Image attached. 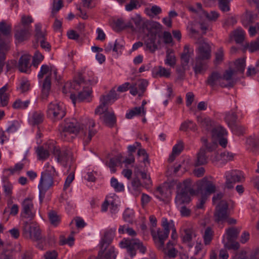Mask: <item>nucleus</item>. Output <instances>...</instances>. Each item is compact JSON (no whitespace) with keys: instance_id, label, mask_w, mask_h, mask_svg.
<instances>
[{"instance_id":"obj_1","label":"nucleus","mask_w":259,"mask_h":259,"mask_svg":"<svg viewBox=\"0 0 259 259\" xmlns=\"http://www.w3.org/2000/svg\"><path fill=\"white\" fill-rule=\"evenodd\" d=\"M95 123L93 119H90L88 121V126L85 128L82 126L81 128L79 124L75 119L66 120L63 124H61L59 128L61 139L64 141H69L74 138L79 132L83 134V140L85 144L91 141L92 138L94 136L97 131L93 129Z\"/></svg>"},{"instance_id":"obj_2","label":"nucleus","mask_w":259,"mask_h":259,"mask_svg":"<svg viewBox=\"0 0 259 259\" xmlns=\"http://www.w3.org/2000/svg\"><path fill=\"white\" fill-rule=\"evenodd\" d=\"M12 26L5 21L0 22V73L6 63V55L10 50L9 37L11 36Z\"/></svg>"},{"instance_id":"obj_3","label":"nucleus","mask_w":259,"mask_h":259,"mask_svg":"<svg viewBox=\"0 0 259 259\" xmlns=\"http://www.w3.org/2000/svg\"><path fill=\"white\" fill-rule=\"evenodd\" d=\"M57 176L58 172L53 166L48 165L47 169L41 172V178L38 185L40 202L42 201L46 191L53 186L54 179Z\"/></svg>"},{"instance_id":"obj_4","label":"nucleus","mask_w":259,"mask_h":259,"mask_svg":"<svg viewBox=\"0 0 259 259\" xmlns=\"http://www.w3.org/2000/svg\"><path fill=\"white\" fill-rule=\"evenodd\" d=\"M162 226L163 230L158 229L156 232L153 228H151V234L155 245L158 250H164V242L168 237L169 233V224L167 219L162 218Z\"/></svg>"},{"instance_id":"obj_5","label":"nucleus","mask_w":259,"mask_h":259,"mask_svg":"<svg viewBox=\"0 0 259 259\" xmlns=\"http://www.w3.org/2000/svg\"><path fill=\"white\" fill-rule=\"evenodd\" d=\"M119 245L121 248H126L128 253L132 257L136 255L137 249L142 253L146 251V248L144 246L142 242L137 238H123L120 242Z\"/></svg>"},{"instance_id":"obj_6","label":"nucleus","mask_w":259,"mask_h":259,"mask_svg":"<svg viewBox=\"0 0 259 259\" xmlns=\"http://www.w3.org/2000/svg\"><path fill=\"white\" fill-rule=\"evenodd\" d=\"M49 148L56 158L58 162L64 167H66L69 162L72 161V154L69 150L67 149L61 150L59 147L53 145H50Z\"/></svg>"},{"instance_id":"obj_7","label":"nucleus","mask_w":259,"mask_h":259,"mask_svg":"<svg viewBox=\"0 0 259 259\" xmlns=\"http://www.w3.org/2000/svg\"><path fill=\"white\" fill-rule=\"evenodd\" d=\"M23 235L27 238L34 241L41 239L39 227L35 222H25L23 226Z\"/></svg>"},{"instance_id":"obj_8","label":"nucleus","mask_w":259,"mask_h":259,"mask_svg":"<svg viewBox=\"0 0 259 259\" xmlns=\"http://www.w3.org/2000/svg\"><path fill=\"white\" fill-rule=\"evenodd\" d=\"M240 230L236 228H229L226 230L227 241L223 240L224 246L228 249L237 250L239 248V243L236 241L239 234Z\"/></svg>"},{"instance_id":"obj_9","label":"nucleus","mask_w":259,"mask_h":259,"mask_svg":"<svg viewBox=\"0 0 259 259\" xmlns=\"http://www.w3.org/2000/svg\"><path fill=\"white\" fill-rule=\"evenodd\" d=\"M47 114L52 120H57L62 119L65 116L66 112L62 104L54 101L48 105Z\"/></svg>"},{"instance_id":"obj_10","label":"nucleus","mask_w":259,"mask_h":259,"mask_svg":"<svg viewBox=\"0 0 259 259\" xmlns=\"http://www.w3.org/2000/svg\"><path fill=\"white\" fill-rule=\"evenodd\" d=\"M115 230V229H110L105 232L104 236L102 237L99 244L100 250L99 251L98 256H95L98 259L102 258L104 251L110 246L113 241Z\"/></svg>"},{"instance_id":"obj_11","label":"nucleus","mask_w":259,"mask_h":259,"mask_svg":"<svg viewBox=\"0 0 259 259\" xmlns=\"http://www.w3.org/2000/svg\"><path fill=\"white\" fill-rule=\"evenodd\" d=\"M229 216L228 204L226 201L222 200L216 206L214 213V220L218 223L224 222Z\"/></svg>"},{"instance_id":"obj_12","label":"nucleus","mask_w":259,"mask_h":259,"mask_svg":"<svg viewBox=\"0 0 259 259\" xmlns=\"http://www.w3.org/2000/svg\"><path fill=\"white\" fill-rule=\"evenodd\" d=\"M226 187L229 189L234 187V184L236 183L242 182L244 181V178L242 172L238 170H232L227 171L225 174Z\"/></svg>"},{"instance_id":"obj_13","label":"nucleus","mask_w":259,"mask_h":259,"mask_svg":"<svg viewBox=\"0 0 259 259\" xmlns=\"http://www.w3.org/2000/svg\"><path fill=\"white\" fill-rule=\"evenodd\" d=\"M22 217L32 220L35 216V210L31 199L25 198L22 202Z\"/></svg>"},{"instance_id":"obj_14","label":"nucleus","mask_w":259,"mask_h":259,"mask_svg":"<svg viewBox=\"0 0 259 259\" xmlns=\"http://www.w3.org/2000/svg\"><path fill=\"white\" fill-rule=\"evenodd\" d=\"M83 90L80 92L77 97L76 96L75 94H71L70 98L71 99L74 105L75 104V102L78 100L80 102L87 101V102H90L91 96L92 93V88L90 86L82 85Z\"/></svg>"},{"instance_id":"obj_15","label":"nucleus","mask_w":259,"mask_h":259,"mask_svg":"<svg viewBox=\"0 0 259 259\" xmlns=\"http://www.w3.org/2000/svg\"><path fill=\"white\" fill-rule=\"evenodd\" d=\"M14 31L15 39L18 42H21L30 37L31 30L17 25L15 27Z\"/></svg>"},{"instance_id":"obj_16","label":"nucleus","mask_w":259,"mask_h":259,"mask_svg":"<svg viewBox=\"0 0 259 259\" xmlns=\"http://www.w3.org/2000/svg\"><path fill=\"white\" fill-rule=\"evenodd\" d=\"M235 74V71L234 69L229 68L226 70L222 75V82H220V85L223 88H232L235 83L232 78Z\"/></svg>"},{"instance_id":"obj_17","label":"nucleus","mask_w":259,"mask_h":259,"mask_svg":"<svg viewBox=\"0 0 259 259\" xmlns=\"http://www.w3.org/2000/svg\"><path fill=\"white\" fill-rule=\"evenodd\" d=\"M157 32L149 31V33L145 38L144 44L146 47V50H149L151 53H154L158 48L155 44Z\"/></svg>"},{"instance_id":"obj_18","label":"nucleus","mask_w":259,"mask_h":259,"mask_svg":"<svg viewBox=\"0 0 259 259\" xmlns=\"http://www.w3.org/2000/svg\"><path fill=\"white\" fill-rule=\"evenodd\" d=\"M211 57V48L206 42L201 43L198 47V55L196 58L208 60Z\"/></svg>"},{"instance_id":"obj_19","label":"nucleus","mask_w":259,"mask_h":259,"mask_svg":"<svg viewBox=\"0 0 259 259\" xmlns=\"http://www.w3.org/2000/svg\"><path fill=\"white\" fill-rule=\"evenodd\" d=\"M132 21L134 23L136 28L135 29H142L144 31L145 29L149 30L151 27H156L157 24H159L158 23L153 24L149 21L143 22L141 18L140 17H137L132 18Z\"/></svg>"},{"instance_id":"obj_20","label":"nucleus","mask_w":259,"mask_h":259,"mask_svg":"<svg viewBox=\"0 0 259 259\" xmlns=\"http://www.w3.org/2000/svg\"><path fill=\"white\" fill-rule=\"evenodd\" d=\"M30 59L31 56L28 55H24L20 58L18 65L20 71L25 73L27 72L30 67Z\"/></svg>"},{"instance_id":"obj_21","label":"nucleus","mask_w":259,"mask_h":259,"mask_svg":"<svg viewBox=\"0 0 259 259\" xmlns=\"http://www.w3.org/2000/svg\"><path fill=\"white\" fill-rule=\"evenodd\" d=\"M208 68L207 60L196 58V62L193 69L195 74L204 73Z\"/></svg>"},{"instance_id":"obj_22","label":"nucleus","mask_w":259,"mask_h":259,"mask_svg":"<svg viewBox=\"0 0 259 259\" xmlns=\"http://www.w3.org/2000/svg\"><path fill=\"white\" fill-rule=\"evenodd\" d=\"M100 119L107 126L112 127L116 123V118L113 112H106L100 116Z\"/></svg>"},{"instance_id":"obj_23","label":"nucleus","mask_w":259,"mask_h":259,"mask_svg":"<svg viewBox=\"0 0 259 259\" xmlns=\"http://www.w3.org/2000/svg\"><path fill=\"white\" fill-rule=\"evenodd\" d=\"M182 236L183 242L188 243V246L192 248L193 244L190 242L196 236L194 230L192 228L185 229L184 230V233L182 234Z\"/></svg>"},{"instance_id":"obj_24","label":"nucleus","mask_w":259,"mask_h":259,"mask_svg":"<svg viewBox=\"0 0 259 259\" xmlns=\"http://www.w3.org/2000/svg\"><path fill=\"white\" fill-rule=\"evenodd\" d=\"M201 189L203 187L207 196L214 193L216 191L215 185L211 181H208L207 179L203 178L200 182Z\"/></svg>"},{"instance_id":"obj_25","label":"nucleus","mask_w":259,"mask_h":259,"mask_svg":"<svg viewBox=\"0 0 259 259\" xmlns=\"http://www.w3.org/2000/svg\"><path fill=\"white\" fill-rule=\"evenodd\" d=\"M51 87V75H47L43 81L41 87V98L47 99L48 97Z\"/></svg>"},{"instance_id":"obj_26","label":"nucleus","mask_w":259,"mask_h":259,"mask_svg":"<svg viewBox=\"0 0 259 259\" xmlns=\"http://www.w3.org/2000/svg\"><path fill=\"white\" fill-rule=\"evenodd\" d=\"M192 192H187L181 190L180 193H178L175 198V202L178 205H181L184 203H188L190 201V197L189 194Z\"/></svg>"},{"instance_id":"obj_27","label":"nucleus","mask_w":259,"mask_h":259,"mask_svg":"<svg viewBox=\"0 0 259 259\" xmlns=\"http://www.w3.org/2000/svg\"><path fill=\"white\" fill-rule=\"evenodd\" d=\"M217 81H219L220 83V82H222V75L217 71H213L208 76L207 80L205 81V83L210 87H213L216 84Z\"/></svg>"},{"instance_id":"obj_28","label":"nucleus","mask_w":259,"mask_h":259,"mask_svg":"<svg viewBox=\"0 0 259 259\" xmlns=\"http://www.w3.org/2000/svg\"><path fill=\"white\" fill-rule=\"evenodd\" d=\"M207 163V157L206 156V150L202 147L197 154V158L194 163L196 166L205 164Z\"/></svg>"},{"instance_id":"obj_29","label":"nucleus","mask_w":259,"mask_h":259,"mask_svg":"<svg viewBox=\"0 0 259 259\" xmlns=\"http://www.w3.org/2000/svg\"><path fill=\"white\" fill-rule=\"evenodd\" d=\"M14 255V249L10 244H6L3 252L0 255V259H13Z\"/></svg>"},{"instance_id":"obj_30","label":"nucleus","mask_w":259,"mask_h":259,"mask_svg":"<svg viewBox=\"0 0 259 259\" xmlns=\"http://www.w3.org/2000/svg\"><path fill=\"white\" fill-rule=\"evenodd\" d=\"M165 64L171 67H174L176 64V58L173 50L167 49L166 52V58L164 60Z\"/></svg>"},{"instance_id":"obj_31","label":"nucleus","mask_w":259,"mask_h":259,"mask_svg":"<svg viewBox=\"0 0 259 259\" xmlns=\"http://www.w3.org/2000/svg\"><path fill=\"white\" fill-rule=\"evenodd\" d=\"M8 90V85L6 84L0 89V106H6L9 102V95L6 93Z\"/></svg>"},{"instance_id":"obj_32","label":"nucleus","mask_w":259,"mask_h":259,"mask_svg":"<svg viewBox=\"0 0 259 259\" xmlns=\"http://www.w3.org/2000/svg\"><path fill=\"white\" fill-rule=\"evenodd\" d=\"M257 16L251 12H247L242 18V23L244 27H247L255 21Z\"/></svg>"},{"instance_id":"obj_33","label":"nucleus","mask_w":259,"mask_h":259,"mask_svg":"<svg viewBox=\"0 0 259 259\" xmlns=\"http://www.w3.org/2000/svg\"><path fill=\"white\" fill-rule=\"evenodd\" d=\"M97 82V78H93L92 79H89L87 80H85L84 77L83 76L82 73H78L77 75V78L75 80L74 83H76L77 85L80 84H87L89 83L90 85H93L96 84Z\"/></svg>"},{"instance_id":"obj_34","label":"nucleus","mask_w":259,"mask_h":259,"mask_svg":"<svg viewBox=\"0 0 259 259\" xmlns=\"http://www.w3.org/2000/svg\"><path fill=\"white\" fill-rule=\"evenodd\" d=\"M191 51L189 49V46L186 45L184 48V52L182 54L181 56V63L183 66H185L188 65L189 62L190 58Z\"/></svg>"},{"instance_id":"obj_35","label":"nucleus","mask_w":259,"mask_h":259,"mask_svg":"<svg viewBox=\"0 0 259 259\" xmlns=\"http://www.w3.org/2000/svg\"><path fill=\"white\" fill-rule=\"evenodd\" d=\"M33 22V19L31 16L22 15L21 17L20 22L18 25L31 30V24Z\"/></svg>"},{"instance_id":"obj_36","label":"nucleus","mask_w":259,"mask_h":259,"mask_svg":"<svg viewBox=\"0 0 259 259\" xmlns=\"http://www.w3.org/2000/svg\"><path fill=\"white\" fill-rule=\"evenodd\" d=\"M237 119V116L235 112L231 111L226 113L225 120L230 127L235 124Z\"/></svg>"},{"instance_id":"obj_37","label":"nucleus","mask_w":259,"mask_h":259,"mask_svg":"<svg viewBox=\"0 0 259 259\" xmlns=\"http://www.w3.org/2000/svg\"><path fill=\"white\" fill-rule=\"evenodd\" d=\"M3 187L6 196L11 197L12 194V184L6 177L3 178Z\"/></svg>"},{"instance_id":"obj_38","label":"nucleus","mask_w":259,"mask_h":259,"mask_svg":"<svg viewBox=\"0 0 259 259\" xmlns=\"http://www.w3.org/2000/svg\"><path fill=\"white\" fill-rule=\"evenodd\" d=\"M227 135V132L222 126H217L211 130L213 138L220 139Z\"/></svg>"},{"instance_id":"obj_39","label":"nucleus","mask_w":259,"mask_h":259,"mask_svg":"<svg viewBox=\"0 0 259 259\" xmlns=\"http://www.w3.org/2000/svg\"><path fill=\"white\" fill-rule=\"evenodd\" d=\"M201 141L203 143V147L205 148L208 152H212L215 149L218 145L217 143L215 141H212L210 143L208 142L207 139L205 137H202L201 139Z\"/></svg>"},{"instance_id":"obj_40","label":"nucleus","mask_w":259,"mask_h":259,"mask_svg":"<svg viewBox=\"0 0 259 259\" xmlns=\"http://www.w3.org/2000/svg\"><path fill=\"white\" fill-rule=\"evenodd\" d=\"M116 255L113 246H109L103 253V256L99 259H115Z\"/></svg>"},{"instance_id":"obj_41","label":"nucleus","mask_w":259,"mask_h":259,"mask_svg":"<svg viewBox=\"0 0 259 259\" xmlns=\"http://www.w3.org/2000/svg\"><path fill=\"white\" fill-rule=\"evenodd\" d=\"M101 98L103 101H106L107 104H108L112 101L114 102L117 100L118 96L114 90H111L107 95H102Z\"/></svg>"},{"instance_id":"obj_42","label":"nucleus","mask_w":259,"mask_h":259,"mask_svg":"<svg viewBox=\"0 0 259 259\" xmlns=\"http://www.w3.org/2000/svg\"><path fill=\"white\" fill-rule=\"evenodd\" d=\"M213 236V232L212 230V229L210 227H207L204 231V233L203 236L204 243L205 245H208L210 243Z\"/></svg>"},{"instance_id":"obj_43","label":"nucleus","mask_w":259,"mask_h":259,"mask_svg":"<svg viewBox=\"0 0 259 259\" xmlns=\"http://www.w3.org/2000/svg\"><path fill=\"white\" fill-rule=\"evenodd\" d=\"M197 121L199 123L201 126L206 131L211 130L212 124L211 121L209 118H202L201 117H197Z\"/></svg>"},{"instance_id":"obj_44","label":"nucleus","mask_w":259,"mask_h":259,"mask_svg":"<svg viewBox=\"0 0 259 259\" xmlns=\"http://www.w3.org/2000/svg\"><path fill=\"white\" fill-rule=\"evenodd\" d=\"M121 162L122 156L119 155L116 157L111 158L108 165L110 168L111 170L113 172H115L116 171V169L115 168V166L117 165V163H121Z\"/></svg>"},{"instance_id":"obj_45","label":"nucleus","mask_w":259,"mask_h":259,"mask_svg":"<svg viewBox=\"0 0 259 259\" xmlns=\"http://www.w3.org/2000/svg\"><path fill=\"white\" fill-rule=\"evenodd\" d=\"M188 128H190L192 131H195L197 129V126L192 121L188 120L183 122L181 124L180 130L186 131Z\"/></svg>"},{"instance_id":"obj_46","label":"nucleus","mask_w":259,"mask_h":259,"mask_svg":"<svg viewBox=\"0 0 259 259\" xmlns=\"http://www.w3.org/2000/svg\"><path fill=\"white\" fill-rule=\"evenodd\" d=\"M49 218L52 225L57 226L60 222L59 216L54 210L50 211L48 213Z\"/></svg>"},{"instance_id":"obj_47","label":"nucleus","mask_w":259,"mask_h":259,"mask_svg":"<svg viewBox=\"0 0 259 259\" xmlns=\"http://www.w3.org/2000/svg\"><path fill=\"white\" fill-rule=\"evenodd\" d=\"M44 120V115L40 112H34L32 116V123L33 125L39 124L42 122Z\"/></svg>"},{"instance_id":"obj_48","label":"nucleus","mask_w":259,"mask_h":259,"mask_svg":"<svg viewBox=\"0 0 259 259\" xmlns=\"http://www.w3.org/2000/svg\"><path fill=\"white\" fill-rule=\"evenodd\" d=\"M235 73L237 72L243 73L245 67V60L244 59H239L235 62Z\"/></svg>"},{"instance_id":"obj_49","label":"nucleus","mask_w":259,"mask_h":259,"mask_svg":"<svg viewBox=\"0 0 259 259\" xmlns=\"http://www.w3.org/2000/svg\"><path fill=\"white\" fill-rule=\"evenodd\" d=\"M170 75L169 69H166L161 66L158 67V70L155 73V76L164 77L168 78Z\"/></svg>"},{"instance_id":"obj_50","label":"nucleus","mask_w":259,"mask_h":259,"mask_svg":"<svg viewBox=\"0 0 259 259\" xmlns=\"http://www.w3.org/2000/svg\"><path fill=\"white\" fill-rule=\"evenodd\" d=\"M234 38L236 43H242L244 39V32L242 29H237L234 32Z\"/></svg>"},{"instance_id":"obj_51","label":"nucleus","mask_w":259,"mask_h":259,"mask_svg":"<svg viewBox=\"0 0 259 259\" xmlns=\"http://www.w3.org/2000/svg\"><path fill=\"white\" fill-rule=\"evenodd\" d=\"M220 9L224 12H228L230 10V3L231 0H218Z\"/></svg>"},{"instance_id":"obj_52","label":"nucleus","mask_w":259,"mask_h":259,"mask_svg":"<svg viewBox=\"0 0 259 259\" xmlns=\"http://www.w3.org/2000/svg\"><path fill=\"white\" fill-rule=\"evenodd\" d=\"M111 185L116 192H120L124 190L123 185L122 183H119L115 178H111Z\"/></svg>"},{"instance_id":"obj_53","label":"nucleus","mask_w":259,"mask_h":259,"mask_svg":"<svg viewBox=\"0 0 259 259\" xmlns=\"http://www.w3.org/2000/svg\"><path fill=\"white\" fill-rule=\"evenodd\" d=\"M125 23L121 18H119L115 20L114 22L113 29L116 31H120L125 29Z\"/></svg>"},{"instance_id":"obj_54","label":"nucleus","mask_w":259,"mask_h":259,"mask_svg":"<svg viewBox=\"0 0 259 259\" xmlns=\"http://www.w3.org/2000/svg\"><path fill=\"white\" fill-rule=\"evenodd\" d=\"M24 164L19 162L16 163L15 166L7 169H5L4 171H9L11 175H14L15 173L19 172L24 167Z\"/></svg>"},{"instance_id":"obj_55","label":"nucleus","mask_w":259,"mask_h":259,"mask_svg":"<svg viewBox=\"0 0 259 259\" xmlns=\"http://www.w3.org/2000/svg\"><path fill=\"white\" fill-rule=\"evenodd\" d=\"M100 101L101 104L96 109L95 111L96 114H104L105 112H108L106 101H103L101 98H100Z\"/></svg>"},{"instance_id":"obj_56","label":"nucleus","mask_w":259,"mask_h":259,"mask_svg":"<svg viewBox=\"0 0 259 259\" xmlns=\"http://www.w3.org/2000/svg\"><path fill=\"white\" fill-rule=\"evenodd\" d=\"M224 59V52L222 48H219L215 54V59L214 64L215 65L220 64Z\"/></svg>"},{"instance_id":"obj_57","label":"nucleus","mask_w":259,"mask_h":259,"mask_svg":"<svg viewBox=\"0 0 259 259\" xmlns=\"http://www.w3.org/2000/svg\"><path fill=\"white\" fill-rule=\"evenodd\" d=\"M30 101L29 100H27L24 102H22L20 100H17L15 102H14L13 104V108L15 109H25L29 104Z\"/></svg>"},{"instance_id":"obj_58","label":"nucleus","mask_w":259,"mask_h":259,"mask_svg":"<svg viewBox=\"0 0 259 259\" xmlns=\"http://www.w3.org/2000/svg\"><path fill=\"white\" fill-rule=\"evenodd\" d=\"M141 113H142V112L140 110V108L136 107L130 110L129 111L126 113L125 117L127 119H131L134 116L140 115Z\"/></svg>"},{"instance_id":"obj_59","label":"nucleus","mask_w":259,"mask_h":259,"mask_svg":"<svg viewBox=\"0 0 259 259\" xmlns=\"http://www.w3.org/2000/svg\"><path fill=\"white\" fill-rule=\"evenodd\" d=\"M37 153L39 159L44 160L48 158L50 155L49 152L48 150L45 149L44 147H40L37 150Z\"/></svg>"},{"instance_id":"obj_60","label":"nucleus","mask_w":259,"mask_h":259,"mask_svg":"<svg viewBox=\"0 0 259 259\" xmlns=\"http://www.w3.org/2000/svg\"><path fill=\"white\" fill-rule=\"evenodd\" d=\"M20 124L19 122L17 120H14L12 122L11 124L7 128L6 132L9 134L14 133L18 130Z\"/></svg>"},{"instance_id":"obj_61","label":"nucleus","mask_w":259,"mask_h":259,"mask_svg":"<svg viewBox=\"0 0 259 259\" xmlns=\"http://www.w3.org/2000/svg\"><path fill=\"white\" fill-rule=\"evenodd\" d=\"M44 59V56L38 51H36L33 57L32 64L34 67H37L38 65Z\"/></svg>"},{"instance_id":"obj_62","label":"nucleus","mask_w":259,"mask_h":259,"mask_svg":"<svg viewBox=\"0 0 259 259\" xmlns=\"http://www.w3.org/2000/svg\"><path fill=\"white\" fill-rule=\"evenodd\" d=\"M207 199V196L206 194H202L198 200V202L196 205V207L197 209H203L204 208V204Z\"/></svg>"},{"instance_id":"obj_63","label":"nucleus","mask_w":259,"mask_h":259,"mask_svg":"<svg viewBox=\"0 0 259 259\" xmlns=\"http://www.w3.org/2000/svg\"><path fill=\"white\" fill-rule=\"evenodd\" d=\"M148 82L145 79H141L137 82L139 90L143 93L146 90Z\"/></svg>"},{"instance_id":"obj_64","label":"nucleus","mask_w":259,"mask_h":259,"mask_svg":"<svg viewBox=\"0 0 259 259\" xmlns=\"http://www.w3.org/2000/svg\"><path fill=\"white\" fill-rule=\"evenodd\" d=\"M220 156L222 160L228 161L232 160L233 159L234 154L229 152H224L221 153Z\"/></svg>"}]
</instances>
